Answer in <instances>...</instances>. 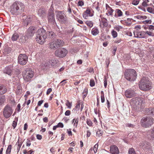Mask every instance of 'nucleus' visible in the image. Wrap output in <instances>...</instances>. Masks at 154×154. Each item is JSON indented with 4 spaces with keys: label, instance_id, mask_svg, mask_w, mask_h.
<instances>
[{
    "label": "nucleus",
    "instance_id": "nucleus-52",
    "mask_svg": "<svg viewBox=\"0 0 154 154\" xmlns=\"http://www.w3.org/2000/svg\"><path fill=\"white\" fill-rule=\"evenodd\" d=\"M101 102L103 103L105 101L104 95H102L101 96Z\"/></svg>",
    "mask_w": 154,
    "mask_h": 154
},
{
    "label": "nucleus",
    "instance_id": "nucleus-13",
    "mask_svg": "<svg viewBox=\"0 0 154 154\" xmlns=\"http://www.w3.org/2000/svg\"><path fill=\"white\" fill-rule=\"evenodd\" d=\"M28 57L25 54H21L18 57V62L20 64L23 65H25L27 61Z\"/></svg>",
    "mask_w": 154,
    "mask_h": 154
},
{
    "label": "nucleus",
    "instance_id": "nucleus-3",
    "mask_svg": "<svg viewBox=\"0 0 154 154\" xmlns=\"http://www.w3.org/2000/svg\"><path fill=\"white\" fill-rule=\"evenodd\" d=\"M142 102L141 98L137 97L131 99L130 103L134 110L136 111H140Z\"/></svg>",
    "mask_w": 154,
    "mask_h": 154
},
{
    "label": "nucleus",
    "instance_id": "nucleus-12",
    "mask_svg": "<svg viewBox=\"0 0 154 154\" xmlns=\"http://www.w3.org/2000/svg\"><path fill=\"white\" fill-rule=\"evenodd\" d=\"M140 147L144 151L151 150V146L150 143L146 142H142L139 144Z\"/></svg>",
    "mask_w": 154,
    "mask_h": 154
},
{
    "label": "nucleus",
    "instance_id": "nucleus-35",
    "mask_svg": "<svg viewBox=\"0 0 154 154\" xmlns=\"http://www.w3.org/2000/svg\"><path fill=\"white\" fill-rule=\"evenodd\" d=\"M116 12L117 14H118V17L121 16L122 15V12L120 9H116Z\"/></svg>",
    "mask_w": 154,
    "mask_h": 154
},
{
    "label": "nucleus",
    "instance_id": "nucleus-62",
    "mask_svg": "<svg viewBox=\"0 0 154 154\" xmlns=\"http://www.w3.org/2000/svg\"><path fill=\"white\" fill-rule=\"evenodd\" d=\"M149 30H154V26L152 25H150L149 27Z\"/></svg>",
    "mask_w": 154,
    "mask_h": 154
},
{
    "label": "nucleus",
    "instance_id": "nucleus-16",
    "mask_svg": "<svg viewBox=\"0 0 154 154\" xmlns=\"http://www.w3.org/2000/svg\"><path fill=\"white\" fill-rule=\"evenodd\" d=\"M48 20V22L51 24H54L55 23V21L54 13L52 12H50L49 13Z\"/></svg>",
    "mask_w": 154,
    "mask_h": 154
},
{
    "label": "nucleus",
    "instance_id": "nucleus-56",
    "mask_svg": "<svg viewBox=\"0 0 154 154\" xmlns=\"http://www.w3.org/2000/svg\"><path fill=\"white\" fill-rule=\"evenodd\" d=\"M142 5L144 7H146L148 6V4H147V2L146 1H144L142 3Z\"/></svg>",
    "mask_w": 154,
    "mask_h": 154
},
{
    "label": "nucleus",
    "instance_id": "nucleus-32",
    "mask_svg": "<svg viewBox=\"0 0 154 154\" xmlns=\"http://www.w3.org/2000/svg\"><path fill=\"white\" fill-rule=\"evenodd\" d=\"M21 146V142H19V140L17 142L15 146H17V150L18 151H19L20 150V149Z\"/></svg>",
    "mask_w": 154,
    "mask_h": 154
},
{
    "label": "nucleus",
    "instance_id": "nucleus-1",
    "mask_svg": "<svg viewBox=\"0 0 154 154\" xmlns=\"http://www.w3.org/2000/svg\"><path fill=\"white\" fill-rule=\"evenodd\" d=\"M10 12L14 15L21 13L24 11V5L20 2H16L10 7Z\"/></svg>",
    "mask_w": 154,
    "mask_h": 154
},
{
    "label": "nucleus",
    "instance_id": "nucleus-7",
    "mask_svg": "<svg viewBox=\"0 0 154 154\" xmlns=\"http://www.w3.org/2000/svg\"><path fill=\"white\" fill-rule=\"evenodd\" d=\"M22 73L23 79L26 82L30 81L34 75L33 71L30 69L24 70Z\"/></svg>",
    "mask_w": 154,
    "mask_h": 154
},
{
    "label": "nucleus",
    "instance_id": "nucleus-14",
    "mask_svg": "<svg viewBox=\"0 0 154 154\" xmlns=\"http://www.w3.org/2000/svg\"><path fill=\"white\" fill-rule=\"evenodd\" d=\"M134 91L131 89H128L125 92V96L128 98H131L135 96Z\"/></svg>",
    "mask_w": 154,
    "mask_h": 154
},
{
    "label": "nucleus",
    "instance_id": "nucleus-48",
    "mask_svg": "<svg viewBox=\"0 0 154 154\" xmlns=\"http://www.w3.org/2000/svg\"><path fill=\"white\" fill-rule=\"evenodd\" d=\"M79 121V119L78 118L77 119H75V122L74 124V126H75L76 127H77L78 125V122Z\"/></svg>",
    "mask_w": 154,
    "mask_h": 154
},
{
    "label": "nucleus",
    "instance_id": "nucleus-27",
    "mask_svg": "<svg viewBox=\"0 0 154 154\" xmlns=\"http://www.w3.org/2000/svg\"><path fill=\"white\" fill-rule=\"evenodd\" d=\"M99 32V30L96 28H93L91 30L92 34L94 35H96L98 34Z\"/></svg>",
    "mask_w": 154,
    "mask_h": 154
},
{
    "label": "nucleus",
    "instance_id": "nucleus-8",
    "mask_svg": "<svg viewBox=\"0 0 154 154\" xmlns=\"http://www.w3.org/2000/svg\"><path fill=\"white\" fill-rule=\"evenodd\" d=\"M63 46V41L60 39H58L50 43L49 47L51 49L55 50L59 47Z\"/></svg>",
    "mask_w": 154,
    "mask_h": 154
},
{
    "label": "nucleus",
    "instance_id": "nucleus-4",
    "mask_svg": "<svg viewBox=\"0 0 154 154\" xmlns=\"http://www.w3.org/2000/svg\"><path fill=\"white\" fill-rule=\"evenodd\" d=\"M139 87L141 90L144 91L149 90L151 88L150 82L148 79L143 77L140 81Z\"/></svg>",
    "mask_w": 154,
    "mask_h": 154
},
{
    "label": "nucleus",
    "instance_id": "nucleus-28",
    "mask_svg": "<svg viewBox=\"0 0 154 154\" xmlns=\"http://www.w3.org/2000/svg\"><path fill=\"white\" fill-rule=\"evenodd\" d=\"M5 101V95L0 96V105H1L4 103Z\"/></svg>",
    "mask_w": 154,
    "mask_h": 154
},
{
    "label": "nucleus",
    "instance_id": "nucleus-21",
    "mask_svg": "<svg viewBox=\"0 0 154 154\" xmlns=\"http://www.w3.org/2000/svg\"><path fill=\"white\" fill-rule=\"evenodd\" d=\"M146 111L147 115L154 116V108H147Z\"/></svg>",
    "mask_w": 154,
    "mask_h": 154
},
{
    "label": "nucleus",
    "instance_id": "nucleus-19",
    "mask_svg": "<svg viewBox=\"0 0 154 154\" xmlns=\"http://www.w3.org/2000/svg\"><path fill=\"white\" fill-rule=\"evenodd\" d=\"M32 20V18L30 16H28L26 18L25 17L23 18V23L24 26H27L30 24Z\"/></svg>",
    "mask_w": 154,
    "mask_h": 154
},
{
    "label": "nucleus",
    "instance_id": "nucleus-11",
    "mask_svg": "<svg viewBox=\"0 0 154 154\" xmlns=\"http://www.w3.org/2000/svg\"><path fill=\"white\" fill-rule=\"evenodd\" d=\"M57 18L61 23H65L67 21V17L62 11L58 12L56 14Z\"/></svg>",
    "mask_w": 154,
    "mask_h": 154
},
{
    "label": "nucleus",
    "instance_id": "nucleus-50",
    "mask_svg": "<svg viewBox=\"0 0 154 154\" xmlns=\"http://www.w3.org/2000/svg\"><path fill=\"white\" fill-rule=\"evenodd\" d=\"M31 142L30 140H27L26 142V146H29L31 145Z\"/></svg>",
    "mask_w": 154,
    "mask_h": 154
},
{
    "label": "nucleus",
    "instance_id": "nucleus-55",
    "mask_svg": "<svg viewBox=\"0 0 154 154\" xmlns=\"http://www.w3.org/2000/svg\"><path fill=\"white\" fill-rule=\"evenodd\" d=\"M97 134L98 136L99 137L101 136L102 134L100 131H97Z\"/></svg>",
    "mask_w": 154,
    "mask_h": 154
},
{
    "label": "nucleus",
    "instance_id": "nucleus-43",
    "mask_svg": "<svg viewBox=\"0 0 154 154\" xmlns=\"http://www.w3.org/2000/svg\"><path fill=\"white\" fill-rule=\"evenodd\" d=\"M95 85L94 81L93 79H91L90 81V85L91 87H93Z\"/></svg>",
    "mask_w": 154,
    "mask_h": 154
},
{
    "label": "nucleus",
    "instance_id": "nucleus-26",
    "mask_svg": "<svg viewBox=\"0 0 154 154\" xmlns=\"http://www.w3.org/2000/svg\"><path fill=\"white\" fill-rule=\"evenodd\" d=\"M47 33H46L47 37L48 36V38H53L55 35L54 33L52 31L48 32Z\"/></svg>",
    "mask_w": 154,
    "mask_h": 154
},
{
    "label": "nucleus",
    "instance_id": "nucleus-36",
    "mask_svg": "<svg viewBox=\"0 0 154 154\" xmlns=\"http://www.w3.org/2000/svg\"><path fill=\"white\" fill-rule=\"evenodd\" d=\"M66 105L69 109H71L72 106V103H70L69 100H67L66 103Z\"/></svg>",
    "mask_w": 154,
    "mask_h": 154
},
{
    "label": "nucleus",
    "instance_id": "nucleus-33",
    "mask_svg": "<svg viewBox=\"0 0 154 154\" xmlns=\"http://www.w3.org/2000/svg\"><path fill=\"white\" fill-rule=\"evenodd\" d=\"M111 34L114 38L116 37L118 35L117 33L114 30H112L111 32Z\"/></svg>",
    "mask_w": 154,
    "mask_h": 154
},
{
    "label": "nucleus",
    "instance_id": "nucleus-59",
    "mask_svg": "<svg viewBox=\"0 0 154 154\" xmlns=\"http://www.w3.org/2000/svg\"><path fill=\"white\" fill-rule=\"evenodd\" d=\"M37 138L39 140H40L42 139V137L41 135L37 134L36 135Z\"/></svg>",
    "mask_w": 154,
    "mask_h": 154
},
{
    "label": "nucleus",
    "instance_id": "nucleus-6",
    "mask_svg": "<svg viewBox=\"0 0 154 154\" xmlns=\"http://www.w3.org/2000/svg\"><path fill=\"white\" fill-rule=\"evenodd\" d=\"M154 119L153 118L150 117H144L141 120V125L144 128H148L153 123Z\"/></svg>",
    "mask_w": 154,
    "mask_h": 154
},
{
    "label": "nucleus",
    "instance_id": "nucleus-44",
    "mask_svg": "<svg viewBox=\"0 0 154 154\" xmlns=\"http://www.w3.org/2000/svg\"><path fill=\"white\" fill-rule=\"evenodd\" d=\"M151 138H154V127L152 129L151 132Z\"/></svg>",
    "mask_w": 154,
    "mask_h": 154
},
{
    "label": "nucleus",
    "instance_id": "nucleus-2",
    "mask_svg": "<svg viewBox=\"0 0 154 154\" xmlns=\"http://www.w3.org/2000/svg\"><path fill=\"white\" fill-rule=\"evenodd\" d=\"M47 37L46 31L43 28L38 29L36 33V38L37 42L41 45L43 44L45 42Z\"/></svg>",
    "mask_w": 154,
    "mask_h": 154
},
{
    "label": "nucleus",
    "instance_id": "nucleus-10",
    "mask_svg": "<svg viewBox=\"0 0 154 154\" xmlns=\"http://www.w3.org/2000/svg\"><path fill=\"white\" fill-rule=\"evenodd\" d=\"M68 52L64 48H61L57 50L55 52V55L60 58L65 57Z\"/></svg>",
    "mask_w": 154,
    "mask_h": 154
},
{
    "label": "nucleus",
    "instance_id": "nucleus-5",
    "mask_svg": "<svg viewBox=\"0 0 154 154\" xmlns=\"http://www.w3.org/2000/svg\"><path fill=\"white\" fill-rule=\"evenodd\" d=\"M124 75L125 78L129 81H134L136 78V71L133 69L125 71Z\"/></svg>",
    "mask_w": 154,
    "mask_h": 154
},
{
    "label": "nucleus",
    "instance_id": "nucleus-22",
    "mask_svg": "<svg viewBox=\"0 0 154 154\" xmlns=\"http://www.w3.org/2000/svg\"><path fill=\"white\" fill-rule=\"evenodd\" d=\"M58 61L56 59L54 58L49 61V63L53 66H56L58 65Z\"/></svg>",
    "mask_w": 154,
    "mask_h": 154
},
{
    "label": "nucleus",
    "instance_id": "nucleus-30",
    "mask_svg": "<svg viewBox=\"0 0 154 154\" xmlns=\"http://www.w3.org/2000/svg\"><path fill=\"white\" fill-rule=\"evenodd\" d=\"M11 148L12 146L11 145H9L6 151V154H10V153Z\"/></svg>",
    "mask_w": 154,
    "mask_h": 154
},
{
    "label": "nucleus",
    "instance_id": "nucleus-38",
    "mask_svg": "<svg viewBox=\"0 0 154 154\" xmlns=\"http://www.w3.org/2000/svg\"><path fill=\"white\" fill-rule=\"evenodd\" d=\"M129 154H135L134 150L133 148L130 149L128 151Z\"/></svg>",
    "mask_w": 154,
    "mask_h": 154
},
{
    "label": "nucleus",
    "instance_id": "nucleus-37",
    "mask_svg": "<svg viewBox=\"0 0 154 154\" xmlns=\"http://www.w3.org/2000/svg\"><path fill=\"white\" fill-rule=\"evenodd\" d=\"M140 0H133L132 3L134 5H137L139 4Z\"/></svg>",
    "mask_w": 154,
    "mask_h": 154
},
{
    "label": "nucleus",
    "instance_id": "nucleus-46",
    "mask_svg": "<svg viewBox=\"0 0 154 154\" xmlns=\"http://www.w3.org/2000/svg\"><path fill=\"white\" fill-rule=\"evenodd\" d=\"M151 20H146L143 21V23L144 24H146L147 23L150 24L151 23Z\"/></svg>",
    "mask_w": 154,
    "mask_h": 154
},
{
    "label": "nucleus",
    "instance_id": "nucleus-18",
    "mask_svg": "<svg viewBox=\"0 0 154 154\" xmlns=\"http://www.w3.org/2000/svg\"><path fill=\"white\" fill-rule=\"evenodd\" d=\"M110 151L112 154H118L119 151L118 147L115 146L113 145L110 146Z\"/></svg>",
    "mask_w": 154,
    "mask_h": 154
},
{
    "label": "nucleus",
    "instance_id": "nucleus-24",
    "mask_svg": "<svg viewBox=\"0 0 154 154\" xmlns=\"http://www.w3.org/2000/svg\"><path fill=\"white\" fill-rule=\"evenodd\" d=\"M12 69L9 67L5 68L4 70V72L9 75H11L12 73Z\"/></svg>",
    "mask_w": 154,
    "mask_h": 154
},
{
    "label": "nucleus",
    "instance_id": "nucleus-47",
    "mask_svg": "<svg viewBox=\"0 0 154 154\" xmlns=\"http://www.w3.org/2000/svg\"><path fill=\"white\" fill-rule=\"evenodd\" d=\"M17 125V122L15 121H14L13 122L12 124V126L13 127L14 129L15 128Z\"/></svg>",
    "mask_w": 154,
    "mask_h": 154
},
{
    "label": "nucleus",
    "instance_id": "nucleus-9",
    "mask_svg": "<svg viewBox=\"0 0 154 154\" xmlns=\"http://www.w3.org/2000/svg\"><path fill=\"white\" fill-rule=\"evenodd\" d=\"M13 109L9 105H7L3 109V114L4 116L6 118L9 117L12 114Z\"/></svg>",
    "mask_w": 154,
    "mask_h": 154
},
{
    "label": "nucleus",
    "instance_id": "nucleus-15",
    "mask_svg": "<svg viewBox=\"0 0 154 154\" xmlns=\"http://www.w3.org/2000/svg\"><path fill=\"white\" fill-rule=\"evenodd\" d=\"M35 27H29L28 29L26 34V37L27 38H30L32 37L35 33Z\"/></svg>",
    "mask_w": 154,
    "mask_h": 154
},
{
    "label": "nucleus",
    "instance_id": "nucleus-29",
    "mask_svg": "<svg viewBox=\"0 0 154 154\" xmlns=\"http://www.w3.org/2000/svg\"><path fill=\"white\" fill-rule=\"evenodd\" d=\"M19 35L17 33H14L13 35L11 38V39L13 41H15L17 39Z\"/></svg>",
    "mask_w": 154,
    "mask_h": 154
},
{
    "label": "nucleus",
    "instance_id": "nucleus-39",
    "mask_svg": "<svg viewBox=\"0 0 154 154\" xmlns=\"http://www.w3.org/2000/svg\"><path fill=\"white\" fill-rule=\"evenodd\" d=\"M98 146V145L97 143L94 146L93 150L95 153H96L97 151Z\"/></svg>",
    "mask_w": 154,
    "mask_h": 154
},
{
    "label": "nucleus",
    "instance_id": "nucleus-41",
    "mask_svg": "<svg viewBox=\"0 0 154 154\" xmlns=\"http://www.w3.org/2000/svg\"><path fill=\"white\" fill-rule=\"evenodd\" d=\"M145 34H147L148 35H149V36H154V35H153V33L151 32L146 31L145 32Z\"/></svg>",
    "mask_w": 154,
    "mask_h": 154
},
{
    "label": "nucleus",
    "instance_id": "nucleus-49",
    "mask_svg": "<svg viewBox=\"0 0 154 154\" xmlns=\"http://www.w3.org/2000/svg\"><path fill=\"white\" fill-rule=\"evenodd\" d=\"M84 4V2L82 1H79L78 2V5L80 6H82Z\"/></svg>",
    "mask_w": 154,
    "mask_h": 154
},
{
    "label": "nucleus",
    "instance_id": "nucleus-61",
    "mask_svg": "<svg viewBox=\"0 0 154 154\" xmlns=\"http://www.w3.org/2000/svg\"><path fill=\"white\" fill-rule=\"evenodd\" d=\"M88 15L87 14H86L85 13H83V16L84 18H85V19H87V17H88Z\"/></svg>",
    "mask_w": 154,
    "mask_h": 154
},
{
    "label": "nucleus",
    "instance_id": "nucleus-40",
    "mask_svg": "<svg viewBox=\"0 0 154 154\" xmlns=\"http://www.w3.org/2000/svg\"><path fill=\"white\" fill-rule=\"evenodd\" d=\"M147 11L149 13L154 14V12L152 8L151 7H148L147 8Z\"/></svg>",
    "mask_w": 154,
    "mask_h": 154
},
{
    "label": "nucleus",
    "instance_id": "nucleus-45",
    "mask_svg": "<svg viewBox=\"0 0 154 154\" xmlns=\"http://www.w3.org/2000/svg\"><path fill=\"white\" fill-rule=\"evenodd\" d=\"M135 126V125H133L130 123H127L126 124V126L129 128H133Z\"/></svg>",
    "mask_w": 154,
    "mask_h": 154
},
{
    "label": "nucleus",
    "instance_id": "nucleus-42",
    "mask_svg": "<svg viewBox=\"0 0 154 154\" xmlns=\"http://www.w3.org/2000/svg\"><path fill=\"white\" fill-rule=\"evenodd\" d=\"M114 28L117 31L119 32V31L120 29L122 28V27L120 26H116L115 27H114Z\"/></svg>",
    "mask_w": 154,
    "mask_h": 154
},
{
    "label": "nucleus",
    "instance_id": "nucleus-64",
    "mask_svg": "<svg viewBox=\"0 0 154 154\" xmlns=\"http://www.w3.org/2000/svg\"><path fill=\"white\" fill-rule=\"evenodd\" d=\"M44 102L43 100H41L40 101H39L38 102V106H40L41 104L43 103Z\"/></svg>",
    "mask_w": 154,
    "mask_h": 154
},
{
    "label": "nucleus",
    "instance_id": "nucleus-17",
    "mask_svg": "<svg viewBox=\"0 0 154 154\" xmlns=\"http://www.w3.org/2000/svg\"><path fill=\"white\" fill-rule=\"evenodd\" d=\"M134 36L137 38H144L145 37V33L144 31H139L137 30L134 32Z\"/></svg>",
    "mask_w": 154,
    "mask_h": 154
},
{
    "label": "nucleus",
    "instance_id": "nucleus-31",
    "mask_svg": "<svg viewBox=\"0 0 154 154\" xmlns=\"http://www.w3.org/2000/svg\"><path fill=\"white\" fill-rule=\"evenodd\" d=\"M22 92L21 87L20 85H18L17 87L16 93L17 94H20Z\"/></svg>",
    "mask_w": 154,
    "mask_h": 154
},
{
    "label": "nucleus",
    "instance_id": "nucleus-60",
    "mask_svg": "<svg viewBox=\"0 0 154 154\" xmlns=\"http://www.w3.org/2000/svg\"><path fill=\"white\" fill-rule=\"evenodd\" d=\"M51 91H52V89L51 88H48L47 91V93H46L47 94V95L49 94Z\"/></svg>",
    "mask_w": 154,
    "mask_h": 154
},
{
    "label": "nucleus",
    "instance_id": "nucleus-63",
    "mask_svg": "<svg viewBox=\"0 0 154 154\" xmlns=\"http://www.w3.org/2000/svg\"><path fill=\"white\" fill-rule=\"evenodd\" d=\"M84 13L88 15H89L90 13V11L89 9H87Z\"/></svg>",
    "mask_w": 154,
    "mask_h": 154
},
{
    "label": "nucleus",
    "instance_id": "nucleus-53",
    "mask_svg": "<svg viewBox=\"0 0 154 154\" xmlns=\"http://www.w3.org/2000/svg\"><path fill=\"white\" fill-rule=\"evenodd\" d=\"M70 114V112L69 110L66 111L65 113V114L66 116H69Z\"/></svg>",
    "mask_w": 154,
    "mask_h": 154
},
{
    "label": "nucleus",
    "instance_id": "nucleus-25",
    "mask_svg": "<svg viewBox=\"0 0 154 154\" xmlns=\"http://www.w3.org/2000/svg\"><path fill=\"white\" fill-rule=\"evenodd\" d=\"M101 22L103 26L105 27L107 26L108 25V23L107 19L104 17H103L101 18Z\"/></svg>",
    "mask_w": 154,
    "mask_h": 154
},
{
    "label": "nucleus",
    "instance_id": "nucleus-20",
    "mask_svg": "<svg viewBox=\"0 0 154 154\" xmlns=\"http://www.w3.org/2000/svg\"><path fill=\"white\" fill-rule=\"evenodd\" d=\"M7 91L6 87L4 85L0 84V95L5 94Z\"/></svg>",
    "mask_w": 154,
    "mask_h": 154
},
{
    "label": "nucleus",
    "instance_id": "nucleus-34",
    "mask_svg": "<svg viewBox=\"0 0 154 154\" xmlns=\"http://www.w3.org/2000/svg\"><path fill=\"white\" fill-rule=\"evenodd\" d=\"M85 23L90 27H91L93 26V24L91 21H87Z\"/></svg>",
    "mask_w": 154,
    "mask_h": 154
},
{
    "label": "nucleus",
    "instance_id": "nucleus-23",
    "mask_svg": "<svg viewBox=\"0 0 154 154\" xmlns=\"http://www.w3.org/2000/svg\"><path fill=\"white\" fill-rule=\"evenodd\" d=\"M46 13L42 9H39L38 11V15L39 16L42 17L45 16Z\"/></svg>",
    "mask_w": 154,
    "mask_h": 154
},
{
    "label": "nucleus",
    "instance_id": "nucleus-58",
    "mask_svg": "<svg viewBox=\"0 0 154 154\" xmlns=\"http://www.w3.org/2000/svg\"><path fill=\"white\" fill-rule=\"evenodd\" d=\"M121 39L118 38L115 41V43H119L121 42Z\"/></svg>",
    "mask_w": 154,
    "mask_h": 154
},
{
    "label": "nucleus",
    "instance_id": "nucleus-54",
    "mask_svg": "<svg viewBox=\"0 0 154 154\" xmlns=\"http://www.w3.org/2000/svg\"><path fill=\"white\" fill-rule=\"evenodd\" d=\"M87 124L89 126H91L92 125V122L90 120H88L87 122Z\"/></svg>",
    "mask_w": 154,
    "mask_h": 154
},
{
    "label": "nucleus",
    "instance_id": "nucleus-57",
    "mask_svg": "<svg viewBox=\"0 0 154 154\" xmlns=\"http://www.w3.org/2000/svg\"><path fill=\"white\" fill-rule=\"evenodd\" d=\"M66 80H64L60 82V83H63L61 84V85L62 86H64V85L66 83Z\"/></svg>",
    "mask_w": 154,
    "mask_h": 154
},
{
    "label": "nucleus",
    "instance_id": "nucleus-51",
    "mask_svg": "<svg viewBox=\"0 0 154 154\" xmlns=\"http://www.w3.org/2000/svg\"><path fill=\"white\" fill-rule=\"evenodd\" d=\"M58 127H60L62 128L63 127V125L62 123L60 122L57 125Z\"/></svg>",
    "mask_w": 154,
    "mask_h": 154
}]
</instances>
